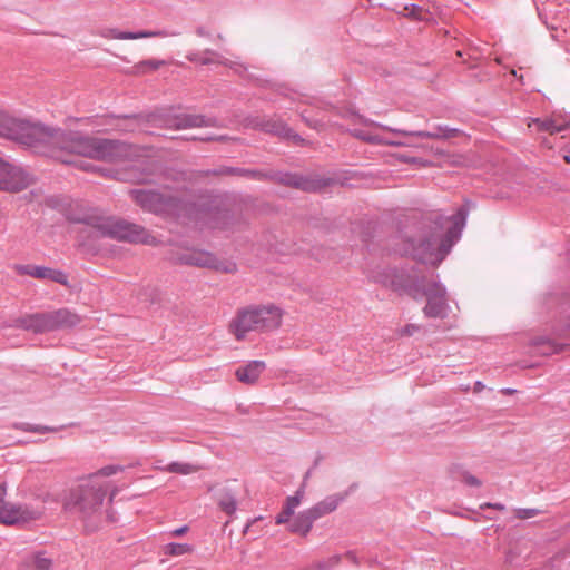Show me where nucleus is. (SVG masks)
Masks as SVG:
<instances>
[{
    "mask_svg": "<svg viewBox=\"0 0 570 570\" xmlns=\"http://www.w3.org/2000/svg\"><path fill=\"white\" fill-rule=\"evenodd\" d=\"M129 148L126 144L94 136H86L77 131H61L58 148L50 150V157L82 170L94 167L80 157L94 160L114 161L127 157Z\"/></svg>",
    "mask_w": 570,
    "mask_h": 570,
    "instance_id": "1",
    "label": "nucleus"
},
{
    "mask_svg": "<svg viewBox=\"0 0 570 570\" xmlns=\"http://www.w3.org/2000/svg\"><path fill=\"white\" fill-rule=\"evenodd\" d=\"M117 493L118 488L110 482L96 476H83L63 492L61 505L66 512L88 520L100 513L107 497L112 502Z\"/></svg>",
    "mask_w": 570,
    "mask_h": 570,
    "instance_id": "2",
    "label": "nucleus"
},
{
    "mask_svg": "<svg viewBox=\"0 0 570 570\" xmlns=\"http://www.w3.org/2000/svg\"><path fill=\"white\" fill-rule=\"evenodd\" d=\"M0 135L50 156V150L58 148L61 131L0 111Z\"/></svg>",
    "mask_w": 570,
    "mask_h": 570,
    "instance_id": "3",
    "label": "nucleus"
},
{
    "mask_svg": "<svg viewBox=\"0 0 570 570\" xmlns=\"http://www.w3.org/2000/svg\"><path fill=\"white\" fill-rule=\"evenodd\" d=\"M284 312L274 304L253 305L240 308L228 324V332L240 342L249 333H269L278 330L283 323Z\"/></svg>",
    "mask_w": 570,
    "mask_h": 570,
    "instance_id": "4",
    "label": "nucleus"
},
{
    "mask_svg": "<svg viewBox=\"0 0 570 570\" xmlns=\"http://www.w3.org/2000/svg\"><path fill=\"white\" fill-rule=\"evenodd\" d=\"M463 218L454 216V222L445 234L431 232L411 242V255L423 263L436 265L443 261L453 243L459 238Z\"/></svg>",
    "mask_w": 570,
    "mask_h": 570,
    "instance_id": "5",
    "label": "nucleus"
},
{
    "mask_svg": "<svg viewBox=\"0 0 570 570\" xmlns=\"http://www.w3.org/2000/svg\"><path fill=\"white\" fill-rule=\"evenodd\" d=\"M304 490H298L294 495L287 497L282 511L276 517L277 524L287 523V530L292 533L305 537L312 529L313 522L317 519L311 509L294 517L296 508L302 503Z\"/></svg>",
    "mask_w": 570,
    "mask_h": 570,
    "instance_id": "6",
    "label": "nucleus"
},
{
    "mask_svg": "<svg viewBox=\"0 0 570 570\" xmlns=\"http://www.w3.org/2000/svg\"><path fill=\"white\" fill-rule=\"evenodd\" d=\"M132 197L139 206L157 214H177L180 209L181 200L167 189L163 193L135 190Z\"/></svg>",
    "mask_w": 570,
    "mask_h": 570,
    "instance_id": "7",
    "label": "nucleus"
},
{
    "mask_svg": "<svg viewBox=\"0 0 570 570\" xmlns=\"http://www.w3.org/2000/svg\"><path fill=\"white\" fill-rule=\"evenodd\" d=\"M99 229L114 238L131 243L151 244L154 237L142 227L125 220L108 218L98 225Z\"/></svg>",
    "mask_w": 570,
    "mask_h": 570,
    "instance_id": "8",
    "label": "nucleus"
},
{
    "mask_svg": "<svg viewBox=\"0 0 570 570\" xmlns=\"http://www.w3.org/2000/svg\"><path fill=\"white\" fill-rule=\"evenodd\" d=\"M426 304L423 313L430 318H444L449 314V304L445 289L438 283L426 282L423 285Z\"/></svg>",
    "mask_w": 570,
    "mask_h": 570,
    "instance_id": "9",
    "label": "nucleus"
},
{
    "mask_svg": "<svg viewBox=\"0 0 570 570\" xmlns=\"http://www.w3.org/2000/svg\"><path fill=\"white\" fill-rule=\"evenodd\" d=\"M32 184V177L22 168L0 159V190L19 193Z\"/></svg>",
    "mask_w": 570,
    "mask_h": 570,
    "instance_id": "10",
    "label": "nucleus"
},
{
    "mask_svg": "<svg viewBox=\"0 0 570 570\" xmlns=\"http://www.w3.org/2000/svg\"><path fill=\"white\" fill-rule=\"evenodd\" d=\"M178 261L183 264L193 265L197 267L220 269V264L216 259V257L205 250L186 249L178 256Z\"/></svg>",
    "mask_w": 570,
    "mask_h": 570,
    "instance_id": "11",
    "label": "nucleus"
},
{
    "mask_svg": "<svg viewBox=\"0 0 570 570\" xmlns=\"http://www.w3.org/2000/svg\"><path fill=\"white\" fill-rule=\"evenodd\" d=\"M50 318L51 332L59 330H68L78 326L82 318L81 316L69 309V308H59L56 311L48 312Z\"/></svg>",
    "mask_w": 570,
    "mask_h": 570,
    "instance_id": "12",
    "label": "nucleus"
},
{
    "mask_svg": "<svg viewBox=\"0 0 570 570\" xmlns=\"http://www.w3.org/2000/svg\"><path fill=\"white\" fill-rule=\"evenodd\" d=\"M16 326L37 334L51 332L48 312L28 314L16 320Z\"/></svg>",
    "mask_w": 570,
    "mask_h": 570,
    "instance_id": "13",
    "label": "nucleus"
},
{
    "mask_svg": "<svg viewBox=\"0 0 570 570\" xmlns=\"http://www.w3.org/2000/svg\"><path fill=\"white\" fill-rule=\"evenodd\" d=\"M19 273L27 274L39 279H49L69 287L68 276L58 269L43 266H23L19 268Z\"/></svg>",
    "mask_w": 570,
    "mask_h": 570,
    "instance_id": "14",
    "label": "nucleus"
},
{
    "mask_svg": "<svg viewBox=\"0 0 570 570\" xmlns=\"http://www.w3.org/2000/svg\"><path fill=\"white\" fill-rule=\"evenodd\" d=\"M265 370L266 363L264 361H249L236 368L235 376L243 384L255 385Z\"/></svg>",
    "mask_w": 570,
    "mask_h": 570,
    "instance_id": "15",
    "label": "nucleus"
},
{
    "mask_svg": "<svg viewBox=\"0 0 570 570\" xmlns=\"http://www.w3.org/2000/svg\"><path fill=\"white\" fill-rule=\"evenodd\" d=\"M102 37L106 39H116V40H136L142 38H163L167 37V32L163 30H154V31H140V32H126L120 31L116 28L106 29L102 32Z\"/></svg>",
    "mask_w": 570,
    "mask_h": 570,
    "instance_id": "16",
    "label": "nucleus"
},
{
    "mask_svg": "<svg viewBox=\"0 0 570 570\" xmlns=\"http://www.w3.org/2000/svg\"><path fill=\"white\" fill-rule=\"evenodd\" d=\"M530 345L540 355H552L562 352L569 344L559 343L550 337L539 335L531 340Z\"/></svg>",
    "mask_w": 570,
    "mask_h": 570,
    "instance_id": "17",
    "label": "nucleus"
},
{
    "mask_svg": "<svg viewBox=\"0 0 570 570\" xmlns=\"http://www.w3.org/2000/svg\"><path fill=\"white\" fill-rule=\"evenodd\" d=\"M387 288L399 293H407L413 298H417V289L413 286L411 279L404 274L394 272Z\"/></svg>",
    "mask_w": 570,
    "mask_h": 570,
    "instance_id": "18",
    "label": "nucleus"
},
{
    "mask_svg": "<svg viewBox=\"0 0 570 570\" xmlns=\"http://www.w3.org/2000/svg\"><path fill=\"white\" fill-rule=\"evenodd\" d=\"M205 124V120L202 116L197 115H179L170 125L171 127L176 129H186V128H194V127H202Z\"/></svg>",
    "mask_w": 570,
    "mask_h": 570,
    "instance_id": "19",
    "label": "nucleus"
},
{
    "mask_svg": "<svg viewBox=\"0 0 570 570\" xmlns=\"http://www.w3.org/2000/svg\"><path fill=\"white\" fill-rule=\"evenodd\" d=\"M341 495H332L327 497L323 501L318 502L315 507H313L311 510L314 514H317V519L334 511L338 503L342 501Z\"/></svg>",
    "mask_w": 570,
    "mask_h": 570,
    "instance_id": "20",
    "label": "nucleus"
},
{
    "mask_svg": "<svg viewBox=\"0 0 570 570\" xmlns=\"http://www.w3.org/2000/svg\"><path fill=\"white\" fill-rule=\"evenodd\" d=\"M155 469L163 472L177 473L181 475H188L198 471L196 465L181 462H173L166 466H156Z\"/></svg>",
    "mask_w": 570,
    "mask_h": 570,
    "instance_id": "21",
    "label": "nucleus"
},
{
    "mask_svg": "<svg viewBox=\"0 0 570 570\" xmlns=\"http://www.w3.org/2000/svg\"><path fill=\"white\" fill-rule=\"evenodd\" d=\"M218 507L226 514L233 515L237 509L236 495L229 491H224L219 495Z\"/></svg>",
    "mask_w": 570,
    "mask_h": 570,
    "instance_id": "22",
    "label": "nucleus"
},
{
    "mask_svg": "<svg viewBox=\"0 0 570 570\" xmlns=\"http://www.w3.org/2000/svg\"><path fill=\"white\" fill-rule=\"evenodd\" d=\"M264 130L276 134L282 137L296 139L297 135L294 134L285 124L278 120H269L264 125Z\"/></svg>",
    "mask_w": 570,
    "mask_h": 570,
    "instance_id": "23",
    "label": "nucleus"
},
{
    "mask_svg": "<svg viewBox=\"0 0 570 570\" xmlns=\"http://www.w3.org/2000/svg\"><path fill=\"white\" fill-rule=\"evenodd\" d=\"M163 551L170 557H179L193 552V547L187 543H168L164 546Z\"/></svg>",
    "mask_w": 570,
    "mask_h": 570,
    "instance_id": "24",
    "label": "nucleus"
},
{
    "mask_svg": "<svg viewBox=\"0 0 570 570\" xmlns=\"http://www.w3.org/2000/svg\"><path fill=\"white\" fill-rule=\"evenodd\" d=\"M394 272L395 271L391 268L379 269L372 273L371 278L373 282L387 288Z\"/></svg>",
    "mask_w": 570,
    "mask_h": 570,
    "instance_id": "25",
    "label": "nucleus"
},
{
    "mask_svg": "<svg viewBox=\"0 0 570 570\" xmlns=\"http://www.w3.org/2000/svg\"><path fill=\"white\" fill-rule=\"evenodd\" d=\"M122 471H124V466L110 464V465L100 468L99 470L89 474L88 476H96L98 480H104V478L115 475Z\"/></svg>",
    "mask_w": 570,
    "mask_h": 570,
    "instance_id": "26",
    "label": "nucleus"
},
{
    "mask_svg": "<svg viewBox=\"0 0 570 570\" xmlns=\"http://www.w3.org/2000/svg\"><path fill=\"white\" fill-rule=\"evenodd\" d=\"M534 124L537 125L538 129L543 130V131H549L551 135L560 132V131H562L564 129V126L557 125L551 119H548V120L535 119Z\"/></svg>",
    "mask_w": 570,
    "mask_h": 570,
    "instance_id": "27",
    "label": "nucleus"
},
{
    "mask_svg": "<svg viewBox=\"0 0 570 570\" xmlns=\"http://www.w3.org/2000/svg\"><path fill=\"white\" fill-rule=\"evenodd\" d=\"M205 55H209L208 57L205 56H191L189 57L190 61L198 62L200 65H209V63H223L222 57L213 51H206Z\"/></svg>",
    "mask_w": 570,
    "mask_h": 570,
    "instance_id": "28",
    "label": "nucleus"
},
{
    "mask_svg": "<svg viewBox=\"0 0 570 570\" xmlns=\"http://www.w3.org/2000/svg\"><path fill=\"white\" fill-rule=\"evenodd\" d=\"M164 65H165V62L161 60L150 59V60L142 61V62L138 63L136 66V69L139 72H147V71H151V70H157L158 68H160Z\"/></svg>",
    "mask_w": 570,
    "mask_h": 570,
    "instance_id": "29",
    "label": "nucleus"
},
{
    "mask_svg": "<svg viewBox=\"0 0 570 570\" xmlns=\"http://www.w3.org/2000/svg\"><path fill=\"white\" fill-rule=\"evenodd\" d=\"M16 426L26 432L48 433V432L56 431V429H53V428L42 426V425H31L29 423H22V424L16 425Z\"/></svg>",
    "mask_w": 570,
    "mask_h": 570,
    "instance_id": "30",
    "label": "nucleus"
},
{
    "mask_svg": "<svg viewBox=\"0 0 570 570\" xmlns=\"http://www.w3.org/2000/svg\"><path fill=\"white\" fill-rule=\"evenodd\" d=\"M51 564V560L41 554L33 559V570H50Z\"/></svg>",
    "mask_w": 570,
    "mask_h": 570,
    "instance_id": "31",
    "label": "nucleus"
},
{
    "mask_svg": "<svg viewBox=\"0 0 570 570\" xmlns=\"http://www.w3.org/2000/svg\"><path fill=\"white\" fill-rule=\"evenodd\" d=\"M320 562L322 566H324V570H331L340 564L341 556L333 554V556H330L328 558L320 560Z\"/></svg>",
    "mask_w": 570,
    "mask_h": 570,
    "instance_id": "32",
    "label": "nucleus"
},
{
    "mask_svg": "<svg viewBox=\"0 0 570 570\" xmlns=\"http://www.w3.org/2000/svg\"><path fill=\"white\" fill-rule=\"evenodd\" d=\"M420 330V326L416 324H406L403 327L397 330V334L400 336H412L415 333H417Z\"/></svg>",
    "mask_w": 570,
    "mask_h": 570,
    "instance_id": "33",
    "label": "nucleus"
},
{
    "mask_svg": "<svg viewBox=\"0 0 570 570\" xmlns=\"http://www.w3.org/2000/svg\"><path fill=\"white\" fill-rule=\"evenodd\" d=\"M397 134L409 137H419V138H438V134H432L428 131H415V132H406L399 130Z\"/></svg>",
    "mask_w": 570,
    "mask_h": 570,
    "instance_id": "34",
    "label": "nucleus"
},
{
    "mask_svg": "<svg viewBox=\"0 0 570 570\" xmlns=\"http://www.w3.org/2000/svg\"><path fill=\"white\" fill-rule=\"evenodd\" d=\"M514 513L519 519H529L535 517L538 511L534 509H518L514 511Z\"/></svg>",
    "mask_w": 570,
    "mask_h": 570,
    "instance_id": "35",
    "label": "nucleus"
},
{
    "mask_svg": "<svg viewBox=\"0 0 570 570\" xmlns=\"http://www.w3.org/2000/svg\"><path fill=\"white\" fill-rule=\"evenodd\" d=\"M463 481L468 484V485H471V487H480L481 485V482L478 478H475L474 475H471V474H466L463 476Z\"/></svg>",
    "mask_w": 570,
    "mask_h": 570,
    "instance_id": "36",
    "label": "nucleus"
},
{
    "mask_svg": "<svg viewBox=\"0 0 570 570\" xmlns=\"http://www.w3.org/2000/svg\"><path fill=\"white\" fill-rule=\"evenodd\" d=\"M187 532H188V527L184 525V527H180V528H177V529L173 530L169 533V535L176 538V537H181V535L186 534Z\"/></svg>",
    "mask_w": 570,
    "mask_h": 570,
    "instance_id": "37",
    "label": "nucleus"
},
{
    "mask_svg": "<svg viewBox=\"0 0 570 570\" xmlns=\"http://www.w3.org/2000/svg\"><path fill=\"white\" fill-rule=\"evenodd\" d=\"M301 570H324V566L321 564L320 560L314 561Z\"/></svg>",
    "mask_w": 570,
    "mask_h": 570,
    "instance_id": "38",
    "label": "nucleus"
},
{
    "mask_svg": "<svg viewBox=\"0 0 570 570\" xmlns=\"http://www.w3.org/2000/svg\"><path fill=\"white\" fill-rule=\"evenodd\" d=\"M492 509L503 511L505 509V507L501 503H493Z\"/></svg>",
    "mask_w": 570,
    "mask_h": 570,
    "instance_id": "39",
    "label": "nucleus"
},
{
    "mask_svg": "<svg viewBox=\"0 0 570 570\" xmlns=\"http://www.w3.org/2000/svg\"><path fill=\"white\" fill-rule=\"evenodd\" d=\"M394 145H397V146H413L414 144L412 141H397V142H394Z\"/></svg>",
    "mask_w": 570,
    "mask_h": 570,
    "instance_id": "40",
    "label": "nucleus"
},
{
    "mask_svg": "<svg viewBox=\"0 0 570 570\" xmlns=\"http://www.w3.org/2000/svg\"><path fill=\"white\" fill-rule=\"evenodd\" d=\"M4 498H6V495H1L0 510H2L3 505H6L8 503Z\"/></svg>",
    "mask_w": 570,
    "mask_h": 570,
    "instance_id": "41",
    "label": "nucleus"
},
{
    "mask_svg": "<svg viewBox=\"0 0 570 570\" xmlns=\"http://www.w3.org/2000/svg\"><path fill=\"white\" fill-rule=\"evenodd\" d=\"M492 505H493V503L487 502V503L481 504L480 508L481 509H492Z\"/></svg>",
    "mask_w": 570,
    "mask_h": 570,
    "instance_id": "42",
    "label": "nucleus"
},
{
    "mask_svg": "<svg viewBox=\"0 0 570 570\" xmlns=\"http://www.w3.org/2000/svg\"><path fill=\"white\" fill-rule=\"evenodd\" d=\"M355 136L358 137V138H362L363 140H372V138L365 137V136H363V135H361L358 132H356Z\"/></svg>",
    "mask_w": 570,
    "mask_h": 570,
    "instance_id": "43",
    "label": "nucleus"
},
{
    "mask_svg": "<svg viewBox=\"0 0 570 570\" xmlns=\"http://www.w3.org/2000/svg\"><path fill=\"white\" fill-rule=\"evenodd\" d=\"M563 159H564V161H566L567 164H570V154H566V155L563 156Z\"/></svg>",
    "mask_w": 570,
    "mask_h": 570,
    "instance_id": "44",
    "label": "nucleus"
}]
</instances>
